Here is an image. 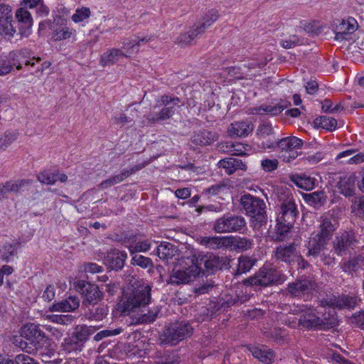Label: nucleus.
I'll return each instance as SVG.
<instances>
[{
	"instance_id": "1",
	"label": "nucleus",
	"mask_w": 364,
	"mask_h": 364,
	"mask_svg": "<svg viewBox=\"0 0 364 364\" xmlns=\"http://www.w3.org/2000/svg\"><path fill=\"white\" fill-rule=\"evenodd\" d=\"M151 287L147 284H142L135 288L129 294L126 293L118 304V309L121 314L128 317L127 321L129 325H137L150 323L155 321L159 313V309L154 307L147 313H144L143 308L151 300Z\"/></svg>"
},
{
	"instance_id": "2",
	"label": "nucleus",
	"mask_w": 364,
	"mask_h": 364,
	"mask_svg": "<svg viewBox=\"0 0 364 364\" xmlns=\"http://www.w3.org/2000/svg\"><path fill=\"white\" fill-rule=\"evenodd\" d=\"M197 260L196 255L178 259L168 278V283L180 285L194 281L202 271L201 267L197 265Z\"/></svg>"
},
{
	"instance_id": "3",
	"label": "nucleus",
	"mask_w": 364,
	"mask_h": 364,
	"mask_svg": "<svg viewBox=\"0 0 364 364\" xmlns=\"http://www.w3.org/2000/svg\"><path fill=\"white\" fill-rule=\"evenodd\" d=\"M319 232L311 237L308 243V255L317 257L331 240L336 227L326 216L321 218Z\"/></svg>"
},
{
	"instance_id": "4",
	"label": "nucleus",
	"mask_w": 364,
	"mask_h": 364,
	"mask_svg": "<svg viewBox=\"0 0 364 364\" xmlns=\"http://www.w3.org/2000/svg\"><path fill=\"white\" fill-rule=\"evenodd\" d=\"M240 203L246 213L251 218V225L254 229H259L266 218V205L264 201L247 194L241 197Z\"/></svg>"
},
{
	"instance_id": "5",
	"label": "nucleus",
	"mask_w": 364,
	"mask_h": 364,
	"mask_svg": "<svg viewBox=\"0 0 364 364\" xmlns=\"http://www.w3.org/2000/svg\"><path fill=\"white\" fill-rule=\"evenodd\" d=\"M180 100L177 97L163 95L161 100L157 101L156 105L164 107L158 112H150L146 115L149 122L155 123L160 120H166L171 118L176 112V107H178Z\"/></svg>"
},
{
	"instance_id": "6",
	"label": "nucleus",
	"mask_w": 364,
	"mask_h": 364,
	"mask_svg": "<svg viewBox=\"0 0 364 364\" xmlns=\"http://www.w3.org/2000/svg\"><path fill=\"white\" fill-rule=\"evenodd\" d=\"M296 215V205L291 200H288L282 204L281 212L277 218V233L281 237L288 232L292 227Z\"/></svg>"
},
{
	"instance_id": "7",
	"label": "nucleus",
	"mask_w": 364,
	"mask_h": 364,
	"mask_svg": "<svg viewBox=\"0 0 364 364\" xmlns=\"http://www.w3.org/2000/svg\"><path fill=\"white\" fill-rule=\"evenodd\" d=\"M245 225L244 218L227 213L215 221L213 230L217 233H229L240 231Z\"/></svg>"
},
{
	"instance_id": "8",
	"label": "nucleus",
	"mask_w": 364,
	"mask_h": 364,
	"mask_svg": "<svg viewBox=\"0 0 364 364\" xmlns=\"http://www.w3.org/2000/svg\"><path fill=\"white\" fill-rule=\"evenodd\" d=\"M193 328L187 323H178L169 326L160 336V341L164 344L175 345L180 341L190 336Z\"/></svg>"
},
{
	"instance_id": "9",
	"label": "nucleus",
	"mask_w": 364,
	"mask_h": 364,
	"mask_svg": "<svg viewBox=\"0 0 364 364\" xmlns=\"http://www.w3.org/2000/svg\"><path fill=\"white\" fill-rule=\"evenodd\" d=\"M303 141L301 139L291 136L279 140L269 141L267 144H263V149H271L277 146L282 151L289 153V159H294L298 156L297 149H301Z\"/></svg>"
},
{
	"instance_id": "10",
	"label": "nucleus",
	"mask_w": 364,
	"mask_h": 364,
	"mask_svg": "<svg viewBox=\"0 0 364 364\" xmlns=\"http://www.w3.org/2000/svg\"><path fill=\"white\" fill-rule=\"evenodd\" d=\"M21 335L33 346V348H29V350H26L30 353L41 348L46 341L45 333L35 323L25 324L21 330Z\"/></svg>"
},
{
	"instance_id": "11",
	"label": "nucleus",
	"mask_w": 364,
	"mask_h": 364,
	"mask_svg": "<svg viewBox=\"0 0 364 364\" xmlns=\"http://www.w3.org/2000/svg\"><path fill=\"white\" fill-rule=\"evenodd\" d=\"M284 279L281 274L273 268L264 267L254 277L245 280V284L250 285L267 286L274 282H282Z\"/></svg>"
},
{
	"instance_id": "12",
	"label": "nucleus",
	"mask_w": 364,
	"mask_h": 364,
	"mask_svg": "<svg viewBox=\"0 0 364 364\" xmlns=\"http://www.w3.org/2000/svg\"><path fill=\"white\" fill-rule=\"evenodd\" d=\"M11 7L9 5H0V36L6 38H12L16 33L14 26Z\"/></svg>"
},
{
	"instance_id": "13",
	"label": "nucleus",
	"mask_w": 364,
	"mask_h": 364,
	"mask_svg": "<svg viewBox=\"0 0 364 364\" xmlns=\"http://www.w3.org/2000/svg\"><path fill=\"white\" fill-rule=\"evenodd\" d=\"M74 287L81 293L85 304H96L102 298V294L96 284L87 283L84 280H78L74 283Z\"/></svg>"
},
{
	"instance_id": "14",
	"label": "nucleus",
	"mask_w": 364,
	"mask_h": 364,
	"mask_svg": "<svg viewBox=\"0 0 364 364\" xmlns=\"http://www.w3.org/2000/svg\"><path fill=\"white\" fill-rule=\"evenodd\" d=\"M197 265L200 267L204 265L205 270L208 272H213L220 269L224 265L225 260L223 257H220L213 253L201 254L196 256Z\"/></svg>"
},
{
	"instance_id": "15",
	"label": "nucleus",
	"mask_w": 364,
	"mask_h": 364,
	"mask_svg": "<svg viewBox=\"0 0 364 364\" xmlns=\"http://www.w3.org/2000/svg\"><path fill=\"white\" fill-rule=\"evenodd\" d=\"M358 27L355 18H350L348 21L338 20L334 23L333 32L336 40L346 39V36L356 31Z\"/></svg>"
},
{
	"instance_id": "16",
	"label": "nucleus",
	"mask_w": 364,
	"mask_h": 364,
	"mask_svg": "<svg viewBox=\"0 0 364 364\" xmlns=\"http://www.w3.org/2000/svg\"><path fill=\"white\" fill-rule=\"evenodd\" d=\"M314 289V284L308 279L299 280L288 285V292L292 296H307L311 294Z\"/></svg>"
},
{
	"instance_id": "17",
	"label": "nucleus",
	"mask_w": 364,
	"mask_h": 364,
	"mask_svg": "<svg viewBox=\"0 0 364 364\" xmlns=\"http://www.w3.org/2000/svg\"><path fill=\"white\" fill-rule=\"evenodd\" d=\"M354 242L353 235L348 232H342L338 233L333 242V251L340 256L346 254L348 247H350Z\"/></svg>"
},
{
	"instance_id": "18",
	"label": "nucleus",
	"mask_w": 364,
	"mask_h": 364,
	"mask_svg": "<svg viewBox=\"0 0 364 364\" xmlns=\"http://www.w3.org/2000/svg\"><path fill=\"white\" fill-rule=\"evenodd\" d=\"M19 26V33L21 36H28L33 26V18L31 13L23 7L18 9L15 14Z\"/></svg>"
},
{
	"instance_id": "19",
	"label": "nucleus",
	"mask_w": 364,
	"mask_h": 364,
	"mask_svg": "<svg viewBox=\"0 0 364 364\" xmlns=\"http://www.w3.org/2000/svg\"><path fill=\"white\" fill-rule=\"evenodd\" d=\"M289 103L282 101L277 104H263L259 107L250 109L251 114H267L271 116H277L282 113L284 109L289 106Z\"/></svg>"
},
{
	"instance_id": "20",
	"label": "nucleus",
	"mask_w": 364,
	"mask_h": 364,
	"mask_svg": "<svg viewBox=\"0 0 364 364\" xmlns=\"http://www.w3.org/2000/svg\"><path fill=\"white\" fill-rule=\"evenodd\" d=\"M30 55L31 53L28 50L21 49L10 52L6 57L11 65V70L14 66L16 67L17 70H21L22 63H24L25 65L33 66L35 65L33 62L26 60L30 57Z\"/></svg>"
},
{
	"instance_id": "21",
	"label": "nucleus",
	"mask_w": 364,
	"mask_h": 364,
	"mask_svg": "<svg viewBox=\"0 0 364 364\" xmlns=\"http://www.w3.org/2000/svg\"><path fill=\"white\" fill-rule=\"evenodd\" d=\"M253 129L254 125L250 121L235 122L230 124L228 132L232 138L245 137Z\"/></svg>"
},
{
	"instance_id": "22",
	"label": "nucleus",
	"mask_w": 364,
	"mask_h": 364,
	"mask_svg": "<svg viewBox=\"0 0 364 364\" xmlns=\"http://www.w3.org/2000/svg\"><path fill=\"white\" fill-rule=\"evenodd\" d=\"M357 178L354 175L341 177L337 182L338 191L346 197L354 195L356 190Z\"/></svg>"
},
{
	"instance_id": "23",
	"label": "nucleus",
	"mask_w": 364,
	"mask_h": 364,
	"mask_svg": "<svg viewBox=\"0 0 364 364\" xmlns=\"http://www.w3.org/2000/svg\"><path fill=\"white\" fill-rule=\"evenodd\" d=\"M250 146L243 144L232 142H223L218 144V149L220 151L229 154L230 156H245L250 150Z\"/></svg>"
},
{
	"instance_id": "24",
	"label": "nucleus",
	"mask_w": 364,
	"mask_h": 364,
	"mask_svg": "<svg viewBox=\"0 0 364 364\" xmlns=\"http://www.w3.org/2000/svg\"><path fill=\"white\" fill-rule=\"evenodd\" d=\"M129 55L118 48H109L102 53L100 64L102 67L110 66L117 63L122 58H127Z\"/></svg>"
},
{
	"instance_id": "25",
	"label": "nucleus",
	"mask_w": 364,
	"mask_h": 364,
	"mask_svg": "<svg viewBox=\"0 0 364 364\" xmlns=\"http://www.w3.org/2000/svg\"><path fill=\"white\" fill-rule=\"evenodd\" d=\"M126 258L125 252L113 250L105 257V263L112 269H119L124 266Z\"/></svg>"
},
{
	"instance_id": "26",
	"label": "nucleus",
	"mask_w": 364,
	"mask_h": 364,
	"mask_svg": "<svg viewBox=\"0 0 364 364\" xmlns=\"http://www.w3.org/2000/svg\"><path fill=\"white\" fill-rule=\"evenodd\" d=\"M324 305L338 309L353 308L356 305L355 298L350 296H333L324 301Z\"/></svg>"
},
{
	"instance_id": "27",
	"label": "nucleus",
	"mask_w": 364,
	"mask_h": 364,
	"mask_svg": "<svg viewBox=\"0 0 364 364\" xmlns=\"http://www.w3.org/2000/svg\"><path fill=\"white\" fill-rule=\"evenodd\" d=\"M79 306L80 300L77 297L69 296L68 299L60 302L53 304L50 307V311L62 312L72 311L77 309Z\"/></svg>"
},
{
	"instance_id": "28",
	"label": "nucleus",
	"mask_w": 364,
	"mask_h": 364,
	"mask_svg": "<svg viewBox=\"0 0 364 364\" xmlns=\"http://www.w3.org/2000/svg\"><path fill=\"white\" fill-rule=\"evenodd\" d=\"M217 139L215 133L208 130H200L194 132L191 141L196 145L206 146L216 141Z\"/></svg>"
},
{
	"instance_id": "29",
	"label": "nucleus",
	"mask_w": 364,
	"mask_h": 364,
	"mask_svg": "<svg viewBox=\"0 0 364 364\" xmlns=\"http://www.w3.org/2000/svg\"><path fill=\"white\" fill-rule=\"evenodd\" d=\"M274 256L278 260L291 263L297 257L294 245L289 246L278 247L275 251Z\"/></svg>"
},
{
	"instance_id": "30",
	"label": "nucleus",
	"mask_w": 364,
	"mask_h": 364,
	"mask_svg": "<svg viewBox=\"0 0 364 364\" xmlns=\"http://www.w3.org/2000/svg\"><path fill=\"white\" fill-rule=\"evenodd\" d=\"M299 323L305 328L316 327L323 324V320L311 309H308L302 314Z\"/></svg>"
},
{
	"instance_id": "31",
	"label": "nucleus",
	"mask_w": 364,
	"mask_h": 364,
	"mask_svg": "<svg viewBox=\"0 0 364 364\" xmlns=\"http://www.w3.org/2000/svg\"><path fill=\"white\" fill-rule=\"evenodd\" d=\"M67 179V176L59 171L51 172L50 171H45L38 175V180L41 183L48 185L54 184L57 181L64 183Z\"/></svg>"
},
{
	"instance_id": "32",
	"label": "nucleus",
	"mask_w": 364,
	"mask_h": 364,
	"mask_svg": "<svg viewBox=\"0 0 364 364\" xmlns=\"http://www.w3.org/2000/svg\"><path fill=\"white\" fill-rule=\"evenodd\" d=\"M219 14L216 9H211L204 16L202 21L195 24L196 31L203 33L207 28L211 26L218 18Z\"/></svg>"
},
{
	"instance_id": "33",
	"label": "nucleus",
	"mask_w": 364,
	"mask_h": 364,
	"mask_svg": "<svg viewBox=\"0 0 364 364\" xmlns=\"http://www.w3.org/2000/svg\"><path fill=\"white\" fill-rule=\"evenodd\" d=\"M256 135L260 139H264L269 138L266 143L263 142V144H267L269 141L276 140L274 139V131L272 124L269 122H261L256 130Z\"/></svg>"
},
{
	"instance_id": "34",
	"label": "nucleus",
	"mask_w": 364,
	"mask_h": 364,
	"mask_svg": "<svg viewBox=\"0 0 364 364\" xmlns=\"http://www.w3.org/2000/svg\"><path fill=\"white\" fill-rule=\"evenodd\" d=\"M291 181L299 188L310 191L314 188L316 179L308 176H292Z\"/></svg>"
},
{
	"instance_id": "35",
	"label": "nucleus",
	"mask_w": 364,
	"mask_h": 364,
	"mask_svg": "<svg viewBox=\"0 0 364 364\" xmlns=\"http://www.w3.org/2000/svg\"><path fill=\"white\" fill-rule=\"evenodd\" d=\"M178 250L169 242H162L157 248V255L164 261H168L177 253Z\"/></svg>"
},
{
	"instance_id": "36",
	"label": "nucleus",
	"mask_w": 364,
	"mask_h": 364,
	"mask_svg": "<svg viewBox=\"0 0 364 364\" xmlns=\"http://www.w3.org/2000/svg\"><path fill=\"white\" fill-rule=\"evenodd\" d=\"M251 352L255 358L267 364H270L274 359L273 352L265 346L253 348Z\"/></svg>"
},
{
	"instance_id": "37",
	"label": "nucleus",
	"mask_w": 364,
	"mask_h": 364,
	"mask_svg": "<svg viewBox=\"0 0 364 364\" xmlns=\"http://www.w3.org/2000/svg\"><path fill=\"white\" fill-rule=\"evenodd\" d=\"M141 167L136 168V169L132 168L131 171H124L122 172L120 174L111 177L110 178L102 181L100 186L101 189L107 188L114 184H117L121 181H122L124 178L128 177L129 175L133 173L134 171L140 169Z\"/></svg>"
},
{
	"instance_id": "38",
	"label": "nucleus",
	"mask_w": 364,
	"mask_h": 364,
	"mask_svg": "<svg viewBox=\"0 0 364 364\" xmlns=\"http://www.w3.org/2000/svg\"><path fill=\"white\" fill-rule=\"evenodd\" d=\"M233 237L232 236H213L211 237L210 240V249L218 250L221 248H228L230 247L231 245L233 242Z\"/></svg>"
},
{
	"instance_id": "39",
	"label": "nucleus",
	"mask_w": 364,
	"mask_h": 364,
	"mask_svg": "<svg viewBox=\"0 0 364 364\" xmlns=\"http://www.w3.org/2000/svg\"><path fill=\"white\" fill-rule=\"evenodd\" d=\"M218 166L223 168L225 173L230 175L239 169H243L245 165L242 161H219Z\"/></svg>"
},
{
	"instance_id": "40",
	"label": "nucleus",
	"mask_w": 364,
	"mask_h": 364,
	"mask_svg": "<svg viewBox=\"0 0 364 364\" xmlns=\"http://www.w3.org/2000/svg\"><path fill=\"white\" fill-rule=\"evenodd\" d=\"M363 265V257L362 255H359L350 258L348 262L343 264V269L345 272H356Z\"/></svg>"
},
{
	"instance_id": "41",
	"label": "nucleus",
	"mask_w": 364,
	"mask_h": 364,
	"mask_svg": "<svg viewBox=\"0 0 364 364\" xmlns=\"http://www.w3.org/2000/svg\"><path fill=\"white\" fill-rule=\"evenodd\" d=\"M18 132L16 131H6L0 137V151L5 150L12 143L17 140Z\"/></svg>"
},
{
	"instance_id": "42",
	"label": "nucleus",
	"mask_w": 364,
	"mask_h": 364,
	"mask_svg": "<svg viewBox=\"0 0 364 364\" xmlns=\"http://www.w3.org/2000/svg\"><path fill=\"white\" fill-rule=\"evenodd\" d=\"M206 191L212 196H220L222 197L230 193V186L227 183L222 181L213 185Z\"/></svg>"
},
{
	"instance_id": "43",
	"label": "nucleus",
	"mask_w": 364,
	"mask_h": 364,
	"mask_svg": "<svg viewBox=\"0 0 364 364\" xmlns=\"http://www.w3.org/2000/svg\"><path fill=\"white\" fill-rule=\"evenodd\" d=\"M151 244L152 241L149 240L134 241L129 245L128 248L132 254L146 252L150 249Z\"/></svg>"
},
{
	"instance_id": "44",
	"label": "nucleus",
	"mask_w": 364,
	"mask_h": 364,
	"mask_svg": "<svg viewBox=\"0 0 364 364\" xmlns=\"http://www.w3.org/2000/svg\"><path fill=\"white\" fill-rule=\"evenodd\" d=\"M16 251L17 247L15 245L6 243L0 249V259L4 262H9Z\"/></svg>"
},
{
	"instance_id": "45",
	"label": "nucleus",
	"mask_w": 364,
	"mask_h": 364,
	"mask_svg": "<svg viewBox=\"0 0 364 364\" xmlns=\"http://www.w3.org/2000/svg\"><path fill=\"white\" fill-rule=\"evenodd\" d=\"M31 184V181L24 179L16 181H9L4 185L9 193H17L19 191L23 190L24 188L30 186Z\"/></svg>"
},
{
	"instance_id": "46",
	"label": "nucleus",
	"mask_w": 364,
	"mask_h": 364,
	"mask_svg": "<svg viewBox=\"0 0 364 364\" xmlns=\"http://www.w3.org/2000/svg\"><path fill=\"white\" fill-rule=\"evenodd\" d=\"M255 263V260L248 257H240L238 260L237 274L245 273L251 269Z\"/></svg>"
},
{
	"instance_id": "47",
	"label": "nucleus",
	"mask_w": 364,
	"mask_h": 364,
	"mask_svg": "<svg viewBox=\"0 0 364 364\" xmlns=\"http://www.w3.org/2000/svg\"><path fill=\"white\" fill-rule=\"evenodd\" d=\"M304 199L308 203L312 205H317L322 203L326 200L324 193L322 191H316L311 193L306 194Z\"/></svg>"
},
{
	"instance_id": "48",
	"label": "nucleus",
	"mask_w": 364,
	"mask_h": 364,
	"mask_svg": "<svg viewBox=\"0 0 364 364\" xmlns=\"http://www.w3.org/2000/svg\"><path fill=\"white\" fill-rule=\"evenodd\" d=\"M200 34H202V33H198V31H196V26H194L193 29L178 37V43L181 45H188L193 40H194L195 38L198 37Z\"/></svg>"
},
{
	"instance_id": "49",
	"label": "nucleus",
	"mask_w": 364,
	"mask_h": 364,
	"mask_svg": "<svg viewBox=\"0 0 364 364\" xmlns=\"http://www.w3.org/2000/svg\"><path fill=\"white\" fill-rule=\"evenodd\" d=\"M318 120L319 121L320 127L327 130L332 131L337 126V121L331 117L322 116Z\"/></svg>"
},
{
	"instance_id": "50",
	"label": "nucleus",
	"mask_w": 364,
	"mask_h": 364,
	"mask_svg": "<svg viewBox=\"0 0 364 364\" xmlns=\"http://www.w3.org/2000/svg\"><path fill=\"white\" fill-rule=\"evenodd\" d=\"M45 318L52 322L60 324L71 323L73 318L70 315H46Z\"/></svg>"
},
{
	"instance_id": "51",
	"label": "nucleus",
	"mask_w": 364,
	"mask_h": 364,
	"mask_svg": "<svg viewBox=\"0 0 364 364\" xmlns=\"http://www.w3.org/2000/svg\"><path fill=\"white\" fill-rule=\"evenodd\" d=\"M90 16V11L88 8L82 7L75 11V13L72 16V20L75 23L82 22L87 19Z\"/></svg>"
},
{
	"instance_id": "52",
	"label": "nucleus",
	"mask_w": 364,
	"mask_h": 364,
	"mask_svg": "<svg viewBox=\"0 0 364 364\" xmlns=\"http://www.w3.org/2000/svg\"><path fill=\"white\" fill-rule=\"evenodd\" d=\"M352 212L359 217L364 218V196L356 198L351 205Z\"/></svg>"
},
{
	"instance_id": "53",
	"label": "nucleus",
	"mask_w": 364,
	"mask_h": 364,
	"mask_svg": "<svg viewBox=\"0 0 364 364\" xmlns=\"http://www.w3.org/2000/svg\"><path fill=\"white\" fill-rule=\"evenodd\" d=\"M233 242L230 247H234L236 249L245 250L252 247V242L246 238H236L233 237Z\"/></svg>"
},
{
	"instance_id": "54",
	"label": "nucleus",
	"mask_w": 364,
	"mask_h": 364,
	"mask_svg": "<svg viewBox=\"0 0 364 364\" xmlns=\"http://www.w3.org/2000/svg\"><path fill=\"white\" fill-rule=\"evenodd\" d=\"M132 264L144 269L152 266L151 260L149 258L139 255H136L132 257Z\"/></svg>"
},
{
	"instance_id": "55",
	"label": "nucleus",
	"mask_w": 364,
	"mask_h": 364,
	"mask_svg": "<svg viewBox=\"0 0 364 364\" xmlns=\"http://www.w3.org/2000/svg\"><path fill=\"white\" fill-rule=\"evenodd\" d=\"M355 149H348L344 151H341L336 156V159H340L341 158L350 157L349 159H364V154L362 153H358Z\"/></svg>"
},
{
	"instance_id": "56",
	"label": "nucleus",
	"mask_w": 364,
	"mask_h": 364,
	"mask_svg": "<svg viewBox=\"0 0 364 364\" xmlns=\"http://www.w3.org/2000/svg\"><path fill=\"white\" fill-rule=\"evenodd\" d=\"M121 332H122L121 328H116L114 330H103V331L97 333L94 336V340L95 341H100L105 337L116 336V335L119 334Z\"/></svg>"
},
{
	"instance_id": "57",
	"label": "nucleus",
	"mask_w": 364,
	"mask_h": 364,
	"mask_svg": "<svg viewBox=\"0 0 364 364\" xmlns=\"http://www.w3.org/2000/svg\"><path fill=\"white\" fill-rule=\"evenodd\" d=\"M300 43H301L300 38L295 35L291 36L289 39L282 40L281 41V46L286 49L294 48Z\"/></svg>"
},
{
	"instance_id": "58",
	"label": "nucleus",
	"mask_w": 364,
	"mask_h": 364,
	"mask_svg": "<svg viewBox=\"0 0 364 364\" xmlns=\"http://www.w3.org/2000/svg\"><path fill=\"white\" fill-rule=\"evenodd\" d=\"M72 34L71 30L68 27H63L59 30H56L54 33V38L57 41H61L70 38Z\"/></svg>"
},
{
	"instance_id": "59",
	"label": "nucleus",
	"mask_w": 364,
	"mask_h": 364,
	"mask_svg": "<svg viewBox=\"0 0 364 364\" xmlns=\"http://www.w3.org/2000/svg\"><path fill=\"white\" fill-rule=\"evenodd\" d=\"M11 71V65L6 55L0 56V76L5 75Z\"/></svg>"
},
{
	"instance_id": "60",
	"label": "nucleus",
	"mask_w": 364,
	"mask_h": 364,
	"mask_svg": "<svg viewBox=\"0 0 364 364\" xmlns=\"http://www.w3.org/2000/svg\"><path fill=\"white\" fill-rule=\"evenodd\" d=\"M15 364H38L33 358L26 354H18L15 357Z\"/></svg>"
},
{
	"instance_id": "61",
	"label": "nucleus",
	"mask_w": 364,
	"mask_h": 364,
	"mask_svg": "<svg viewBox=\"0 0 364 364\" xmlns=\"http://www.w3.org/2000/svg\"><path fill=\"white\" fill-rule=\"evenodd\" d=\"M138 48L139 46H137L136 42H135V41L127 39L123 42L121 50H124L127 53L132 54L134 50L137 51Z\"/></svg>"
},
{
	"instance_id": "62",
	"label": "nucleus",
	"mask_w": 364,
	"mask_h": 364,
	"mask_svg": "<svg viewBox=\"0 0 364 364\" xmlns=\"http://www.w3.org/2000/svg\"><path fill=\"white\" fill-rule=\"evenodd\" d=\"M113 123L117 125L124 126L127 123H130L132 119L127 117L124 114H120L119 116L112 117Z\"/></svg>"
},
{
	"instance_id": "63",
	"label": "nucleus",
	"mask_w": 364,
	"mask_h": 364,
	"mask_svg": "<svg viewBox=\"0 0 364 364\" xmlns=\"http://www.w3.org/2000/svg\"><path fill=\"white\" fill-rule=\"evenodd\" d=\"M107 314V311L105 308H97L95 312H91L90 318L100 321L102 320Z\"/></svg>"
},
{
	"instance_id": "64",
	"label": "nucleus",
	"mask_w": 364,
	"mask_h": 364,
	"mask_svg": "<svg viewBox=\"0 0 364 364\" xmlns=\"http://www.w3.org/2000/svg\"><path fill=\"white\" fill-rule=\"evenodd\" d=\"M91 329L87 326H81L80 330L77 331V339L79 341L85 340L90 335Z\"/></svg>"
}]
</instances>
